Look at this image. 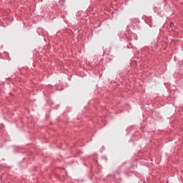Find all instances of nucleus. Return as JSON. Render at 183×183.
<instances>
[{"label":"nucleus","instance_id":"f257e3e1","mask_svg":"<svg viewBox=\"0 0 183 183\" xmlns=\"http://www.w3.org/2000/svg\"><path fill=\"white\" fill-rule=\"evenodd\" d=\"M172 25H174V24L172 23V24H170V26H172Z\"/></svg>","mask_w":183,"mask_h":183}]
</instances>
